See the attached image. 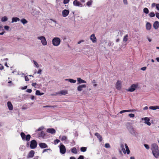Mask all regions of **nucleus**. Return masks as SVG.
Segmentation results:
<instances>
[{
	"instance_id": "obj_1",
	"label": "nucleus",
	"mask_w": 159,
	"mask_h": 159,
	"mask_svg": "<svg viewBox=\"0 0 159 159\" xmlns=\"http://www.w3.org/2000/svg\"><path fill=\"white\" fill-rule=\"evenodd\" d=\"M151 150L153 155L156 158H157L159 156L158 147L156 144L153 143L151 145Z\"/></svg>"
},
{
	"instance_id": "obj_2",
	"label": "nucleus",
	"mask_w": 159,
	"mask_h": 159,
	"mask_svg": "<svg viewBox=\"0 0 159 159\" xmlns=\"http://www.w3.org/2000/svg\"><path fill=\"white\" fill-rule=\"evenodd\" d=\"M61 39L58 37H55L52 40V44L55 46H58L60 44Z\"/></svg>"
},
{
	"instance_id": "obj_3",
	"label": "nucleus",
	"mask_w": 159,
	"mask_h": 159,
	"mask_svg": "<svg viewBox=\"0 0 159 159\" xmlns=\"http://www.w3.org/2000/svg\"><path fill=\"white\" fill-rule=\"evenodd\" d=\"M20 135L23 140H26L27 141L30 140L31 137L30 134H28L26 136L25 134L23 132H21L20 133Z\"/></svg>"
},
{
	"instance_id": "obj_4",
	"label": "nucleus",
	"mask_w": 159,
	"mask_h": 159,
	"mask_svg": "<svg viewBox=\"0 0 159 159\" xmlns=\"http://www.w3.org/2000/svg\"><path fill=\"white\" fill-rule=\"evenodd\" d=\"M37 39L41 41L42 44L43 46L46 45L47 44V42L45 37L43 36L38 37Z\"/></svg>"
},
{
	"instance_id": "obj_5",
	"label": "nucleus",
	"mask_w": 159,
	"mask_h": 159,
	"mask_svg": "<svg viewBox=\"0 0 159 159\" xmlns=\"http://www.w3.org/2000/svg\"><path fill=\"white\" fill-rule=\"evenodd\" d=\"M138 84H132L130 87L128 89H126L127 91L129 92H132L134 91L138 87Z\"/></svg>"
},
{
	"instance_id": "obj_6",
	"label": "nucleus",
	"mask_w": 159,
	"mask_h": 159,
	"mask_svg": "<svg viewBox=\"0 0 159 159\" xmlns=\"http://www.w3.org/2000/svg\"><path fill=\"white\" fill-rule=\"evenodd\" d=\"M126 128L131 134L133 135L135 134V131L132 126L130 125H129L126 126Z\"/></svg>"
},
{
	"instance_id": "obj_7",
	"label": "nucleus",
	"mask_w": 159,
	"mask_h": 159,
	"mask_svg": "<svg viewBox=\"0 0 159 159\" xmlns=\"http://www.w3.org/2000/svg\"><path fill=\"white\" fill-rule=\"evenodd\" d=\"M37 143L36 140H33L30 141V147L31 149L35 148L37 146Z\"/></svg>"
},
{
	"instance_id": "obj_8",
	"label": "nucleus",
	"mask_w": 159,
	"mask_h": 159,
	"mask_svg": "<svg viewBox=\"0 0 159 159\" xmlns=\"http://www.w3.org/2000/svg\"><path fill=\"white\" fill-rule=\"evenodd\" d=\"M73 4L75 6L79 7H82L83 6L81 3L77 0H75L73 1Z\"/></svg>"
},
{
	"instance_id": "obj_9",
	"label": "nucleus",
	"mask_w": 159,
	"mask_h": 159,
	"mask_svg": "<svg viewBox=\"0 0 159 159\" xmlns=\"http://www.w3.org/2000/svg\"><path fill=\"white\" fill-rule=\"evenodd\" d=\"M60 152L62 154H65L66 152L65 147L63 144H61L60 147Z\"/></svg>"
},
{
	"instance_id": "obj_10",
	"label": "nucleus",
	"mask_w": 159,
	"mask_h": 159,
	"mask_svg": "<svg viewBox=\"0 0 159 159\" xmlns=\"http://www.w3.org/2000/svg\"><path fill=\"white\" fill-rule=\"evenodd\" d=\"M142 120H144V123L147 124L148 125L150 126L151 125V123L149 122L150 119L148 117H145L144 118H142Z\"/></svg>"
},
{
	"instance_id": "obj_11",
	"label": "nucleus",
	"mask_w": 159,
	"mask_h": 159,
	"mask_svg": "<svg viewBox=\"0 0 159 159\" xmlns=\"http://www.w3.org/2000/svg\"><path fill=\"white\" fill-rule=\"evenodd\" d=\"M46 131L47 132L52 134H55L56 132L55 130L52 128L48 129H47Z\"/></svg>"
},
{
	"instance_id": "obj_12",
	"label": "nucleus",
	"mask_w": 159,
	"mask_h": 159,
	"mask_svg": "<svg viewBox=\"0 0 159 159\" xmlns=\"http://www.w3.org/2000/svg\"><path fill=\"white\" fill-rule=\"evenodd\" d=\"M90 39L93 43H95L96 42L97 39L94 34H93L90 35Z\"/></svg>"
},
{
	"instance_id": "obj_13",
	"label": "nucleus",
	"mask_w": 159,
	"mask_h": 159,
	"mask_svg": "<svg viewBox=\"0 0 159 159\" xmlns=\"http://www.w3.org/2000/svg\"><path fill=\"white\" fill-rule=\"evenodd\" d=\"M35 152L33 150L30 151L27 156L28 158H32L34 155Z\"/></svg>"
},
{
	"instance_id": "obj_14",
	"label": "nucleus",
	"mask_w": 159,
	"mask_h": 159,
	"mask_svg": "<svg viewBox=\"0 0 159 159\" xmlns=\"http://www.w3.org/2000/svg\"><path fill=\"white\" fill-rule=\"evenodd\" d=\"M67 93V91L66 90H62L56 93L57 95H65Z\"/></svg>"
},
{
	"instance_id": "obj_15",
	"label": "nucleus",
	"mask_w": 159,
	"mask_h": 159,
	"mask_svg": "<svg viewBox=\"0 0 159 159\" xmlns=\"http://www.w3.org/2000/svg\"><path fill=\"white\" fill-rule=\"evenodd\" d=\"M121 82L120 80H118L116 84V88L117 90H120L121 88Z\"/></svg>"
},
{
	"instance_id": "obj_16",
	"label": "nucleus",
	"mask_w": 159,
	"mask_h": 159,
	"mask_svg": "<svg viewBox=\"0 0 159 159\" xmlns=\"http://www.w3.org/2000/svg\"><path fill=\"white\" fill-rule=\"evenodd\" d=\"M86 86L85 84H82L79 85L77 88V90L79 91H81L83 89L85 88Z\"/></svg>"
},
{
	"instance_id": "obj_17",
	"label": "nucleus",
	"mask_w": 159,
	"mask_h": 159,
	"mask_svg": "<svg viewBox=\"0 0 159 159\" xmlns=\"http://www.w3.org/2000/svg\"><path fill=\"white\" fill-rule=\"evenodd\" d=\"M69 11L68 10L65 9L62 11V16L63 17H66L69 14Z\"/></svg>"
},
{
	"instance_id": "obj_18",
	"label": "nucleus",
	"mask_w": 159,
	"mask_h": 159,
	"mask_svg": "<svg viewBox=\"0 0 159 159\" xmlns=\"http://www.w3.org/2000/svg\"><path fill=\"white\" fill-rule=\"evenodd\" d=\"M77 81L78 82V83H77L78 84H79L82 83H86V82L81 79L80 78H77Z\"/></svg>"
},
{
	"instance_id": "obj_19",
	"label": "nucleus",
	"mask_w": 159,
	"mask_h": 159,
	"mask_svg": "<svg viewBox=\"0 0 159 159\" xmlns=\"http://www.w3.org/2000/svg\"><path fill=\"white\" fill-rule=\"evenodd\" d=\"M152 25L149 22H147L146 24V28L147 30H150L151 28Z\"/></svg>"
},
{
	"instance_id": "obj_20",
	"label": "nucleus",
	"mask_w": 159,
	"mask_h": 159,
	"mask_svg": "<svg viewBox=\"0 0 159 159\" xmlns=\"http://www.w3.org/2000/svg\"><path fill=\"white\" fill-rule=\"evenodd\" d=\"M159 24L158 21H155L153 24V27L154 28L157 30L159 28Z\"/></svg>"
},
{
	"instance_id": "obj_21",
	"label": "nucleus",
	"mask_w": 159,
	"mask_h": 159,
	"mask_svg": "<svg viewBox=\"0 0 159 159\" xmlns=\"http://www.w3.org/2000/svg\"><path fill=\"white\" fill-rule=\"evenodd\" d=\"M7 105L9 109L11 111L13 110V107L11 102H7Z\"/></svg>"
},
{
	"instance_id": "obj_22",
	"label": "nucleus",
	"mask_w": 159,
	"mask_h": 159,
	"mask_svg": "<svg viewBox=\"0 0 159 159\" xmlns=\"http://www.w3.org/2000/svg\"><path fill=\"white\" fill-rule=\"evenodd\" d=\"M39 147L41 148H44L48 147V145L44 143H40L39 144Z\"/></svg>"
},
{
	"instance_id": "obj_23",
	"label": "nucleus",
	"mask_w": 159,
	"mask_h": 159,
	"mask_svg": "<svg viewBox=\"0 0 159 159\" xmlns=\"http://www.w3.org/2000/svg\"><path fill=\"white\" fill-rule=\"evenodd\" d=\"M95 135L97 136L98 138V139L99 141L101 142L102 140V139L101 136L98 133H96Z\"/></svg>"
},
{
	"instance_id": "obj_24",
	"label": "nucleus",
	"mask_w": 159,
	"mask_h": 159,
	"mask_svg": "<svg viewBox=\"0 0 159 159\" xmlns=\"http://www.w3.org/2000/svg\"><path fill=\"white\" fill-rule=\"evenodd\" d=\"M121 151H120V153H121V152H122L124 154L126 153V150L125 148L124 145L123 144L121 145Z\"/></svg>"
},
{
	"instance_id": "obj_25",
	"label": "nucleus",
	"mask_w": 159,
	"mask_h": 159,
	"mask_svg": "<svg viewBox=\"0 0 159 159\" xmlns=\"http://www.w3.org/2000/svg\"><path fill=\"white\" fill-rule=\"evenodd\" d=\"M12 23L16 22L17 21L20 20V19L18 17H13L12 19Z\"/></svg>"
},
{
	"instance_id": "obj_26",
	"label": "nucleus",
	"mask_w": 159,
	"mask_h": 159,
	"mask_svg": "<svg viewBox=\"0 0 159 159\" xmlns=\"http://www.w3.org/2000/svg\"><path fill=\"white\" fill-rule=\"evenodd\" d=\"M71 152L75 154H76L77 153L76 149L75 147H73L71 148Z\"/></svg>"
},
{
	"instance_id": "obj_27",
	"label": "nucleus",
	"mask_w": 159,
	"mask_h": 159,
	"mask_svg": "<svg viewBox=\"0 0 159 159\" xmlns=\"http://www.w3.org/2000/svg\"><path fill=\"white\" fill-rule=\"evenodd\" d=\"M93 3V1L92 0H90L88 1L86 3L87 5L89 7H91Z\"/></svg>"
},
{
	"instance_id": "obj_28",
	"label": "nucleus",
	"mask_w": 159,
	"mask_h": 159,
	"mask_svg": "<svg viewBox=\"0 0 159 159\" xmlns=\"http://www.w3.org/2000/svg\"><path fill=\"white\" fill-rule=\"evenodd\" d=\"M21 22L24 25L27 23L28 21L25 19L23 18L20 20Z\"/></svg>"
},
{
	"instance_id": "obj_29",
	"label": "nucleus",
	"mask_w": 159,
	"mask_h": 159,
	"mask_svg": "<svg viewBox=\"0 0 159 159\" xmlns=\"http://www.w3.org/2000/svg\"><path fill=\"white\" fill-rule=\"evenodd\" d=\"M35 94L37 95H42L44 94L43 93H40L39 90H36V91Z\"/></svg>"
},
{
	"instance_id": "obj_30",
	"label": "nucleus",
	"mask_w": 159,
	"mask_h": 159,
	"mask_svg": "<svg viewBox=\"0 0 159 159\" xmlns=\"http://www.w3.org/2000/svg\"><path fill=\"white\" fill-rule=\"evenodd\" d=\"M66 80H68L69 82L71 83H75L76 82V80L72 79H66Z\"/></svg>"
},
{
	"instance_id": "obj_31",
	"label": "nucleus",
	"mask_w": 159,
	"mask_h": 159,
	"mask_svg": "<svg viewBox=\"0 0 159 159\" xmlns=\"http://www.w3.org/2000/svg\"><path fill=\"white\" fill-rule=\"evenodd\" d=\"M125 146L126 148V153L127 154H129L130 152V151L129 149V148L126 144H125Z\"/></svg>"
},
{
	"instance_id": "obj_32",
	"label": "nucleus",
	"mask_w": 159,
	"mask_h": 159,
	"mask_svg": "<svg viewBox=\"0 0 159 159\" xmlns=\"http://www.w3.org/2000/svg\"><path fill=\"white\" fill-rule=\"evenodd\" d=\"M7 20L8 18L7 17H6V16H4L1 19V21L2 22H5L7 21Z\"/></svg>"
},
{
	"instance_id": "obj_33",
	"label": "nucleus",
	"mask_w": 159,
	"mask_h": 159,
	"mask_svg": "<svg viewBox=\"0 0 159 159\" xmlns=\"http://www.w3.org/2000/svg\"><path fill=\"white\" fill-rule=\"evenodd\" d=\"M128 35L126 34L125 35L123 39V41L125 42H126L128 40Z\"/></svg>"
},
{
	"instance_id": "obj_34",
	"label": "nucleus",
	"mask_w": 159,
	"mask_h": 159,
	"mask_svg": "<svg viewBox=\"0 0 159 159\" xmlns=\"http://www.w3.org/2000/svg\"><path fill=\"white\" fill-rule=\"evenodd\" d=\"M132 111L131 110H122L120 111L119 113L120 114H122L123 113H124L125 112H131Z\"/></svg>"
},
{
	"instance_id": "obj_35",
	"label": "nucleus",
	"mask_w": 159,
	"mask_h": 159,
	"mask_svg": "<svg viewBox=\"0 0 159 159\" xmlns=\"http://www.w3.org/2000/svg\"><path fill=\"white\" fill-rule=\"evenodd\" d=\"M157 106H150L149 108L151 110H155L157 109Z\"/></svg>"
},
{
	"instance_id": "obj_36",
	"label": "nucleus",
	"mask_w": 159,
	"mask_h": 159,
	"mask_svg": "<svg viewBox=\"0 0 159 159\" xmlns=\"http://www.w3.org/2000/svg\"><path fill=\"white\" fill-rule=\"evenodd\" d=\"M143 11L146 14H148L149 12V11L148 8L145 7L143 9Z\"/></svg>"
},
{
	"instance_id": "obj_37",
	"label": "nucleus",
	"mask_w": 159,
	"mask_h": 159,
	"mask_svg": "<svg viewBox=\"0 0 159 159\" xmlns=\"http://www.w3.org/2000/svg\"><path fill=\"white\" fill-rule=\"evenodd\" d=\"M87 150V148L85 147H82L80 148V150L82 152H85Z\"/></svg>"
},
{
	"instance_id": "obj_38",
	"label": "nucleus",
	"mask_w": 159,
	"mask_h": 159,
	"mask_svg": "<svg viewBox=\"0 0 159 159\" xmlns=\"http://www.w3.org/2000/svg\"><path fill=\"white\" fill-rule=\"evenodd\" d=\"M155 16V14L153 12H151L149 14V16L150 17H154Z\"/></svg>"
},
{
	"instance_id": "obj_39",
	"label": "nucleus",
	"mask_w": 159,
	"mask_h": 159,
	"mask_svg": "<svg viewBox=\"0 0 159 159\" xmlns=\"http://www.w3.org/2000/svg\"><path fill=\"white\" fill-rule=\"evenodd\" d=\"M45 135V134L43 131H42L39 134V136L42 137H43Z\"/></svg>"
},
{
	"instance_id": "obj_40",
	"label": "nucleus",
	"mask_w": 159,
	"mask_h": 159,
	"mask_svg": "<svg viewBox=\"0 0 159 159\" xmlns=\"http://www.w3.org/2000/svg\"><path fill=\"white\" fill-rule=\"evenodd\" d=\"M33 62L34 63V64L35 65V66L37 68H38L39 67V66L37 62L34 60H33Z\"/></svg>"
},
{
	"instance_id": "obj_41",
	"label": "nucleus",
	"mask_w": 159,
	"mask_h": 159,
	"mask_svg": "<svg viewBox=\"0 0 159 159\" xmlns=\"http://www.w3.org/2000/svg\"><path fill=\"white\" fill-rule=\"evenodd\" d=\"M25 148V146L23 145L20 146L19 149L21 151H23Z\"/></svg>"
},
{
	"instance_id": "obj_42",
	"label": "nucleus",
	"mask_w": 159,
	"mask_h": 159,
	"mask_svg": "<svg viewBox=\"0 0 159 159\" xmlns=\"http://www.w3.org/2000/svg\"><path fill=\"white\" fill-rule=\"evenodd\" d=\"M56 106H44L43 107H51V108H54L55 107H56Z\"/></svg>"
},
{
	"instance_id": "obj_43",
	"label": "nucleus",
	"mask_w": 159,
	"mask_h": 159,
	"mask_svg": "<svg viewBox=\"0 0 159 159\" xmlns=\"http://www.w3.org/2000/svg\"><path fill=\"white\" fill-rule=\"evenodd\" d=\"M44 128V127H43V126H41L40 127H39L36 130V131H41L42 130H43Z\"/></svg>"
},
{
	"instance_id": "obj_44",
	"label": "nucleus",
	"mask_w": 159,
	"mask_h": 159,
	"mask_svg": "<svg viewBox=\"0 0 159 159\" xmlns=\"http://www.w3.org/2000/svg\"><path fill=\"white\" fill-rule=\"evenodd\" d=\"M114 45V43L112 42L109 41L108 42V45L109 46H113Z\"/></svg>"
},
{
	"instance_id": "obj_45",
	"label": "nucleus",
	"mask_w": 159,
	"mask_h": 159,
	"mask_svg": "<svg viewBox=\"0 0 159 159\" xmlns=\"http://www.w3.org/2000/svg\"><path fill=\"white\" fill-rule=\"evenodd\" d=\"M105 147L107 148H110V146L109 143H106L105 144Z\"/></svg>"
},
{
	"instance_id": "obj_46",
	"label": "nucleus",
	"mask_w": 159,
	"mask_h": 159,
	"mask_svg": "<svg viewBox=\"0 0 159 159\" xmlns=\"http://www.w3.org/2000/svg\"><path fill=\"white\" fill-rule=\"evenodd\" d=\"M67 139V137L66 136H63L62 137L61 139V140L63 141L65 140H66Z\"/></svg>"
},
{
	"instance_id": "obj_47",
	"label": "nucleus",
	"mask_w": 159,
	"mask_h": 159,
	"mask_svg": "<svg viewBox=\"0 0 159 159\" xmlns=\"http://www.w3.org/2000/svg\"><path fill=\"white\" fill-rule=\"evenodd\" d=\"M60 140L58 139H56L54 141L55 144H57L60 142Z\"/></svg>"
},
{
	"instance_id": "obj_48",
	"label": "nucleus",
	"mask_w": 159,
	"mask_h": 159,
	"mask_svg": "<svg viewBox=\"0 0 159 159\" xmlns=\"http://www.w3.org/2000/svg\"><path fill=\"white\" fill-rule=\"evenodd\" d=\"M70 0H64L63 3L64 4H67L69 3Z\"/></svg>"
},
{
	"instance_id": "obj_49",
	"label": "nucleus",
	"mask_w": 159,
	"mask_h": 159,
	"mask_svg": "<svg viewBox=\"0 0 159 159\" xmlns=\"http://www.w3.org/2000/svg\"><path fill=\"white\" fill-rule=\"evenodd\" d=\"M144 146L146 149H149V147L148 145L144 144Z\"/></svg>"
},
{
	"instance_id": "obj_50",
	"label": "nucleus",
	"mask_w": 159,
	"mask_h": 159,
	"mask_svg": "<svg viewBox=\"0 0 159 159\" xmlns=\"http://www.w3.org/2000/svg\"><path fill=\"white\" fill-rule=\"evenodd\" d=\"M48 150H49V151H52V150H51L50 149H44L43 150V153H44L45 152H47V151Z\"/></svg>"
},
{
	"instance_id": "obj_51",
	"label": "nucleus",
	"mask_w": 159,
	"mask_h": 159,
	"mask_svg": "<svg viewBox=\"0 0 159 159\" xmlns=\"http://www.w3.org/2000/svg\"><path fill=\"white\" fill-rule=\"evenodd\" d=\"M129 116L131 118H133L134 117V114H130L129 115Z\"/></svg>"
},
{
	"instance_id": "obj_52",
	"label": "nucleus",
	"mask_w": 159,
	"mask_h": 159,
	"mask_svg": "<svg viewBox=\"0 0 159 159\" xmlns=\"http://www.w3.org/2000/svg\"><path fill=\"white\" fill-rule=\"evenodd\" d=\"M92 83L93 84H93V86L96 87L97 86V84H95V83H96V81L95 80H94L92 81Z\"/></svg>"
},
{
	"instance_id": "obj_53",
	"label": "nucleus",
	"mask_w": 159,
	"mask_h": 159,
	"mask_svg": "<svg viewBox=\"0 0 159 159\" xmlns=\"http://www.w3.org/2000/svg\"><path fill=\"white\" fill-rule=\"evenodd\" d=\"M4 29L7 30H8L10 28V27L8 26H5L4 27Z\"/></svg>"
},
{
	"instance_id": "obj_54",
	"label": "nucleus",
	"mask_w": 159,
	"mask_h": 159,
	"mask_svg": "<svg viewBox=\"0 0 159 159\" xmlns=\"http://www.w3.org/2000/svg\"><path fill=\"white\" fill-rule=\"evenodd\" d=\"M156 16L157 18L158 19H159V12H156Z\"/></svg>"
},
{
	"instance_id": "obj_55",
	"label": "nucleus",
	"mask_w": 159,
	"mask_h": 159,
	"mask_svg": "<svg viewBox=\"0 0 159 159\" xmlns=\"http://www.w3.org/2000/svg\"><path fill=\"white\" fill-rule=\"evenodd\" d=\"M156 9L159 11V4H157L156 5Z\"/></svg>"
},
{
	"instance_id": "obj_56",
	"label": "nucleus",
	"mask_w": 159,
	"mask_h": 159,
	"mask_svg": "<svg viewBox=\"0 0 159 159\" xmlns=\"http://www.w3.org/2000/svg\"><path fill=\"white\" fill-rule=\"evenodd\" d=\"M84 157L82 155H80L77 159H84Z\"/></svg>"
},
{
	"instance_id": "obj_57",
	"label": "nucleus",
	"mask_w": 159,
	"mask_h": 159,
	"mask_svg": "<svg viewBox=\"0 0 159 159\" xmlns=\"http://www.w3.org/2000/svg\"><path fill=\"white\" fill-rule=\"evenodd\" d=\"M26 92L29 93H31L32 92V90L30 89H28L26 90Z\"/></svg>"
},
{
	"instance_id": "obj_58",
	"label": "nucleus",
	"mask_w": 159,
	"mask_h": 159,
	"mask_svg": "<svg viewBox=\"0 0 159 159\" xmlns=\"http://www.w3.org/2000/svg\"><path fill=\"white\" fill-rule=\"evenodd\" d=\"M4 69V66L1 64H0V70H2Z\"/></svg>"
},
{
	"instance_id": "obj_59",
	"label": "nucleus",
	"mask_w": 159,
	"mask_h": 159,
	"mask_svg": "<svg viewBox=\"0 0 159 159\" xmlns=\"http://www.w3.org/2000/svg\"><path fill=\"white\" fill-rule=\"evenodd\" d=\"M41 72H42L41 69H39V70H38V71L37 72V73L38 74H41Z\"/></svg>"
},
{
	"instance_id": "obj_60",
	"label": "nucleus",
	"mask_w": 159,
	"mask_h": 159,
	"mask_svg": "<svg viewBox=\"0 0 159 159\" xmlns=\"http://www.w3.org/2000/svg\"><path fill=\"white\" fill-rule=\"evenodd\" d=\"M123 3L125 5H127L128 4L127 0H123Z\"/></svg>"
},
{
	"instance_id": "obj_61",
	"label": "nucleus",
	"mask_w": 159,
	"mask_h": 159,
	"mask_svg": "<svg viewBox=\"0 0 159 159\" xmlns=\"http://www.w3.org/2000/svg\"><path fill=\"white\" fill-rule=\"evenodd\" d=\"M25 80L26 81H29V78L27 76H25Z\"/></svg>"
},
{
	"instance_id": "obj_62",
	"label": "nucleus",
	"mask_w": 159,
	"mask_h": 159,
	"mask_svg": "<svg viewBox=\"0 0 159 159\" xmlns=\"http://www.w3.org/2000/svg\"><path fill=\"white\" fill-rule=\"evenodd\" d=\"M146 67H144L141 68V70H145L146 69Z\"/></svg>"
},
{
	"instance_id": "obj_63",
	"label": "nucleus",
	"mask_w": 159,
	"mask_h": 159,
	"mask_svg": "<svg viewBox=\"0 0 159 159\" xmlns=\"http://www.w3.org/2000/svg\"><path fill=\"white\" fill-rule=\"evenodd\" d=\"M27 88V86H25L21 88L22 89H26Z\"/></svg>"
},
{
	"instance_id": "obj_64",
	"label": "nucleus",
	"mask_w": 159,
	"mask_h": 159,
	"mask_svg": "<svg viewBox=\"0 0 159 159\" xmlns=\"http://www.w3.org/2000/svg\"><path fill=\"white\" fill-rule=\"evenodd\" d=\"M30 98L31 100H34V96L32 95V96H31L30 97Z\"/></svg>"
}]
</instances>
